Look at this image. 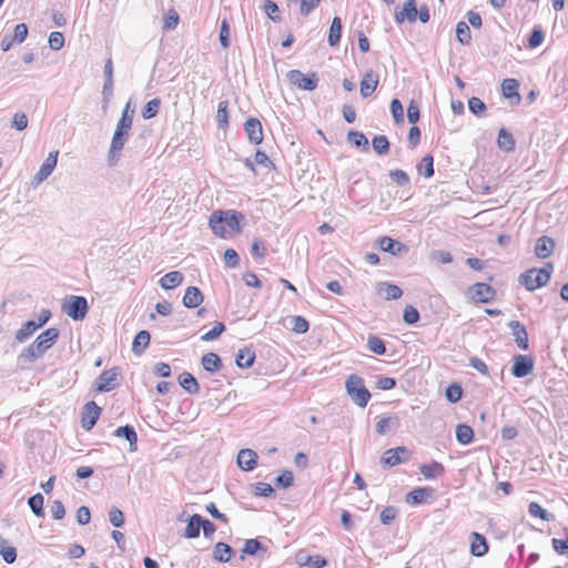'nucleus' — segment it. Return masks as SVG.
<instances>
[{"mask_svg": "<svg viewBox=\"0 0 568 568\" xmlns=\"http://www.w3.org/2000/svg\"><path fill=\"white\" fill-rule=\"evenodd\" d=\"M243 219V214L234 210L214 211L209 225L215 235L226 239L241 232L240 222Z\"/></svg>", "mask_w": 568, "mask_h": 568, "instance_id": "obj_1", "label": "nucleus"}, {"mask_svg": "<svg viewBox=\"0 0 568 568\" xmlns=\"http://www.w3.org/2000/svg\"><path fill=\"white\" fill-rule=\"evenodd\" d=\"M59 329L50 327L42 332L28 347L23 348L19 354V362L34 363L41 358L48 349H50L59 338Z\"/></svg>", "mask_w": 568, "mask_h": 568, "instance_id": "obj_2", "label": "nucleus"}, {"mask_svg": "<svg viewBox=\"0 0 568 568\" xmlns=\"http://www.w3.org/2000/svg\"><path fill=\"white\" fill-rule=\"evenodd\" d=\"M552 272V263H547L541 268L534 267L520 274L518 282L520 285L525 286L527 291L532 292L545 286L550 281Z\"/></svg>", "mask_w": 568, "mask_h": 568, "instance_id": "obj_3", "label": "nucleus"}, {"mask_svg": "<svg viewBox=\"0 0 568 568\" xmlns=\"http://www.w3.org/2000/svg\"><path fill=\"white\" fill-rule=\"evenodd\" d=\"M346 393L349 398L359 407H366L371 399V393L364 385V379L356 374H352L345 382Z\"/></svg>", "mask_w": 568, "mask_h": 568, "instance_id": "obj_4", "label": "nucleus"}, {"mask_svg": "<svg viewBox=\"0 0 568 568\" xmlns=\"http://www.w3.org/2000/svg\"><path fill=\"white\" fill-rule=\"evenodd\" d=\"M62 311L73 321H82L89 311L88 301L83 296L71 295L64 298Z\"/></svg>", "mask_w": 568, "mask_h": 568, "instance_id": "obj_5", "label": "nucleus"}, {"mask_svg": "<svg viewBox=\"0 0 568 568\" xmlns=\"http://www.w3.org/2000/svg\"><path fill=\"white\" fill-rule=\"evenodd\" d=\"M131 128L132 125L128 124L125 120H119L109 150L110 160H114L119 156L121 150L128 141Z\"/></svg>", "mask_w": 568, "mask_h": 568, "instance_id": "obj_6", "label": "nucleus"}, {"mask_svg": "<svg viewBox=\"0 0 568 568\" xmlns=\"http://www.w3.org/2000/svg\"><path fill=\"white\" fill-rule=\"evenodd\" d=\"M286 77L291 84L301 90L313 91L317 88L318 84V78L316 73L306 75L300 70H291L287 72Z\"/></svg>", "mask_w": 568, "mask_h": 568, "instance_id": "obj_7", "label": "nucleus"}, {"mask_svg": "<svg viewBox=\"0 0 568 568\" xmlns=\"http://www.w3.org/2000/svg\"><path fill=\"white\" fill-rule=\"evenodd\" d=\"M466 294L475 303H490L495 298L496 291L487 283H475Z\"/></svg>", "mask_w": 568, "mask_h": 568, "instance_id": "obj_8", "label": "nucleus"}, {"mask_svg": "<svg viewBox=\"0 0 568 568\" xmlns=\"http://www.w3.org/2000/svg\"><path fill=\"white\" fill-rule=\"evenodd\" d=\"M410 455L412 453L405 446L389 448L383 454L381 463L385 466L394 467L407 462L410 458Z\"/></svg>", "mask_w": 568, "mask_h": 568, "instance_id": "obj_9", "label": "nucleus"}, {"mask_svg": "<svg viewBox=\"0 0 568 568\" xmlns=\"http://www.w3.org/2000/svg\"><path fill=\"white\" fill-rule=\"evenodd\" d=\"M119 376V369L113 367L104 371L95 382V389L100 393L110 392L116 387V378Z\"/></svg>", "mask_w": 568, "mask_h": 568, "instance_id": "obj_10", "label": "nucleus"}, {"mask_svg": "<svg viewBox=\"0 0 568 568\" xmlns=\"http://www.w3.org/2000/svg\"><path fill=\"white\" fill-rule=\"evenodd\" d=\"M534 371V359L527 355L514 356V365L511 367V374L521 378L529 375Z\"/></svg>", "mask_w": 568, "mask_h": 568, "instance_id": "obj_11", "label": "nucleus"}, {"mask_svg": "<svg viewBox=\"0 0 568 568\" xmlns=\"http://www.w3.org/2000/svg\"><path fill=\"white\" fill-rule=\"evenodd\" d=\"M244 130L251 143L260 144L263 141V129L258 119L248 118L244 123Z\"/></svg>", "mask_w": 568, "mask_h": 568, "instance_id": "obj_12", "label": "nucleus"}, {"mask_svg": "<svg viewBox=\"0 0 568 568\" xmlns=\"http://www.w3.org/2000/svg\"><path fill=\"white\" fill-rule=\"evenodd\" d=\"M508 326L511 329L514 341L516 345L520 349H528L529 343H528V333L524 324H521L519 321H511L509 322Z\"/></svg>", "mask_w": 568, "mask_h": 568, "instance_id": "obj_13", "label": "nucleus"}, {"mask_svg": "<svg viewBox=\"0 0 568 568\" xmlns=\"http://www.w3.org/2000/svg\"><path fill=\"white\" fill-rule=\"evenodd\" d=\"M100 412L101 408L94 402L87 403L81 420L82 427L90 430L99 419Z\"/></svg>", "mask_w": 568, "mask_h": 568, "instance_id": "obj_14", "label": "nucleus"}, {"mask_svg": "<svg viewBox=\"0 0 568 568\" xmlns=\"http://www.w3.org/2000/svg\"><path fill=\"white\" fill-rule=\"evenodd\" d=\"M237 466L244 471H251L257 464V454L250 449H241L237 454Z\"/></svg>", "mask_w": 568, "mask_h": 568, "instance_id": "obj_15", "label": "nucleus"}, {"mask_svg": "<svg viewBox=\"0 0 568 568\" xmlns=\"http://www.w3.org/2000/svg\"><path fill=\"white\" fill-rule=\"evenodd\" d=\"M379 77L374 71H368L364 74L359 83L361 95L368 98L374 93L378 85Z\"/></svg>", "mask_w": 568, "mask_h": 568, "instance_id": "obj_16", "label": "nucleus"}, {"mask_svg": "<svg viewBox=\"0 0 568 568\" xmlns=\"http://www.w3.org/2000/svg\"><path fill=\"white\" fill-rule=\"evenodd\" d=\"M379 247L384 252H388L395 256H400L408 251L405 244L388 236H383L379 239Z\"/></svg>", "mask_w": 568, "mask_h": 568, "instance_id": "obj_17", "label": "nucleus"}, {"mask_svg": "<svg viewBox=\"0 0 568 568\" xmlns=\"http://www.w3.org/2000/svg\"><path fill=\"white\" fill-rule=\"evenodd\" d=\"M434 491L432 487L415 488L406 495V501L412 505L424 504L434 496Z\"/></svg>", "mask_w": 568, "mask_h": 568, "instance_id": "obj_18", "label": "nucleus"}, {"mask_svg": "<svg viewBox=\"0 0 568 568\" xmlns=\"http://www.w3.org/2000/svg\"><path fill=\"white\" fill-rule=\"evenodd\" d=\"M204 296L196 286H189L185 290L182 303L186 308H195L203 303Z\"/></svg>", "mask_w": 568, "mask_h": 568, "instance_id": "obj_19", "label": "nucleus"}, {"mask_svg": "<svg viewBox=\"0 0 568 568\" xmlns=\"http://www.w3.org/2000/svg\"><path fill=\"white\" fill-rule=\"evenodd\" d=\"M400 419L397 415H392L381 418L375 426V430L378 435L383 436L387 433L395 430L399 427Z\"/></svg>", "mask_w": 568, "mask_h": 568, "instance_id": "obj_20", "label": "nucleus"}, {"mask_svg": "<svg viewBox=\"0 0 568 568\" xmlns=\"http://www.w3.org/2000/svg\"><path fill=\"white\" fill-rule=\"evenodd\" d=\"M488 551V544L486 538L479 532H471L470 535V552L475 557H481Z\"/></svg>", "mask_w": 568, "mask_h": 568, "instance_id": "obj_21", "label": "nucleus"}, {"mask_svg": "<svg viewBox=\"0 0 568 568\" xmlns=\"http://www.w3.org/2000/svg\"><path fill=\"white\" fill-rule=\"evenodd\" d=\"M180 386L189 394L195 395L200 392L196 378L189 372H183L178 377Z\"/></svg>", "mask_w": 568, "mask_h": 568, "instance_id": "obj_22", "label": "nucleus"}, {"mask_svg": "<svg viewBox=\"0 0 568 568\" xmlns=\"http://www.w3.org/2000/svg\"><path fill=\"white\" fill-rule=\"evenodd\" d=\"M554 247H555V242L551 237L541 236L536 242L535 254L539 258H546L552 253Z\"/></svg>", "mask_w": 568, "mask_h": 568, "instance_id": "obj_23", "label": "nucleus"}, {"mask_svg": "<svg viewBox=\"0 0 568 568\" xmlns=\"http://www.w3.org/2000/svg\"><path fill=\"white\" fill-rule=\"evenodd\" d=\"M201 526H203V517L199 514L192 515L187 520L183 536L189 539L197 538L200 536Z\"/></svg>", "mask_w": 568, "mask_h": 568, "instance_id": "obj_24", "label": "nucleus"}, {"mask_svg": "<svg viewBox=\"0 0 568 568\" xmlns=\"http://www.w3.org/2000/svg\"><path fill=\"white\" fill-rule=\"evenodd\" d=\"M114 436L125 438L130 444L131 452H135L138 449V447H136L138 435H136V432L133 428V426L125 425V426L118 427L114 430Z\"/></svg>", "mask_w": 568, "mask_h": 568, "instance_id": "obj_25", "label": "nucleus"}, {"mask_svg": "<svg viewBox=\"0 0 568 568\" xmlns=\"http://www.w3.org/2000/svg\"><path fill=\"white\" fill-rule=\"evenodd\" d=\"M377 293L384 294L385 300H398L403 295V291L399 286L387 282H381L377 284Z\"/></svg>", "mask_w": 568, "mask_h": 568, "instance_id": "obj_26", "label": "nucleus"}, {"mask_svg": "<svg viewBox=\"0 0 568 568\" xmlns=\"http://www.w3.org/2000/svg\"><path fill=\"white\" fill-rule=\"evenodd\" d=\"M59 151L54 150L49 153L42 165L40 166L38 173L34 178H48L57 166Z\"/></svg>", "mask_w": 568, "mask_h": 568, "instance_id": "obj_27", "label": "nucleus"}, {"mask_svg": "<svg viewBox=\"0 0 568 568\" xmlns=\"http://www.w3.org/2000/svg\"><path fill=\"white\" fill-rule=\"evenodd\" d=\"M184 280V275L180 271H172L160 278V285L163 290H173Z\"/></svg>", "mask_w": 568, "mask_h": 568, "instance_id": "obj_28", "label": "nucleus"}, {"mask_svg": "<svg viewBox=\"0 0 568 568\" xmlns=\"http://www.w3.org/2000/svg\"><path fill=\"white\" fill-rule=\"evenodd\" d=\"M234 554L233 548L225 542H216L213 549V559L219 562H229Z\"/></svg>", "mask_w": 568, "mask_h": 568, "instance_id": "obj_29", "label": "nucleus"}, {"mask_svg": "<svg viewBox=\"0 0 568 568\" xmlns=\"http://www.w3.org/2000/svg\"><path fill=\"white\" fill-rule=\"evenodd\" d=\"M419 471L426 479H435L444 474L445 468L443 464L433 462L430 464H422Z\"/></svg>", "mask_w": 568, "mask_h": 568, "instance_id": "obj_30", "label": "nucleus"}, {"mask_svg": "<svg viewBox=\"0 0 568 568\" xmlns=\"http://www.w3.org/2000/svg\"><path fill=\"white\" fill-rule=\"evenodd\" d=\"M150 333L145 329L140 331L132 343V352L135 355H141L150 344Z\"/></svg>", "mask_w": 568, "mask_h": 568, "instance_id": "obj_31", "label": "nucleus"}, {"mask_svg": "<svg viewBox=\"0 0 568 568\" xmlns=\"http://www.w3.org/2000/svg\"><path fill=\"white\" fill-rule=\"evenodd\" d=\"M243 555H241V560H244V556H257L260 552L265 554L266 547L258 539H247L244 542V547L242 549Z\"/></svg>", "mask_w": 568, "mask_h": 568, "instance_id": "obj_32", "label": "nucleus"}, {"mask_svg": "<svg viewBox=\"0 0 568 568\" xmlns=\"http://www.w3.org/2000/svg\"><path fill=\"white\" fill-rule=\"evenodd\" d=\"M202 366L206 372L215 373L222 367L221 358L215 353H207L201 359Z\"/></svg>", "mask_w": 568, "mask_h": 568, "instance_id": "obj_33", "label": "nucleus"}, {"mask_svg": "<svg viewBox=\"0 0 568 568\" xmlns=\"http://www.w3.org/2000/svg\"><path fill=\"white\" fill-rule=\"evenodd\" d=\"M255 361V353L250 348L240 349L236 354L235 362L241 368H248Z\"/></svg>", "mask_w": 568, "mask_h": 568, "instance_id": "obj_34", "label": "nucleus"}, {"mask_svg": "<svg viewBox=\"0 0 568 568\" xmlns=\"http://www.w3.org/2000/svg\"><path fill=\"white\" fill-rule=\"evenodd\" d=\"M417 174L424 178H432L434 174V159L430 154L425 155L416 165Z\"/></svg>", "mask_w": 568, "mask_h": 568, "instance_id": "obj_35", "label": "nucleus"}, {"mask_svg": "<svg viewBox=\"0 0 568 568\" xmlns=\"http://www.w3.org/2000/svg\"><path fill=\"white\" fill-rule=\"evenodd\" d=\"M347 141L357 149L366 152L369 150L367 138L359 131H349L347 133Z\"/></svg>", "mask_w": 568, "mask_h": 568, "instance_id": "obj_36", "label": "nucleus"}, {"mask_svg": "<svg viewBox=\"0 0 568 568\" xmlns=\"http://www.w3.org/2000/svg\"><path fill=\"white\" fill-rule=\"evenodd\" d=\"M342 34V20L338 17L333 18L329 32H328V44L331 47H335L339 40Z\"/></svg>", "mask_w": 568, "mask_h": 568, "instance_id": "obj_37", "label": "nucleus"}, {"mask_svg": "<svg viewBox=\"0 0 568 568\" xmlns=\"http://www.w3.org/2000/svg\"><path fill=\"white\" fill-rule=\"evenodd\" d=\"M0 555L7 564H13L17 559V550L9 541L0 537Z\"/></svg>", "mask_w": 568, "mask_h": 568, "instance_id": "obj_38", "label": "nucleus"}, {"mask_svg": "<svg viewBox=\"0 0 568 568\" xmlns=\"http://www.w3.org/2000/svg\"><path fill=\"white\" fill-rule=\"evenodd\" d=\"M456 438L463 445L470 444L474 439V430L466 424H459L456 427Z\"/></svg>", "mask_w": 568, "mask_h": 568, "instance_id": "obj_39", "label": "nucleus"}, {"mask_svg": "<svg viewBox=\"0 0 568 568\" xmlns=\"http://www.w3.org/2000/svg\"><path fill=\"white\" fill-rule=\"evenodd\" d=\"M39 327L36 325V321H28L22 324L21 328L16 333V339L19 343L27 341Z\"/></svg>", "mask_w": 568, "mask_h": 568, "instance_id": "obj_40", "label": "nucleus"}, {"mask_svg": "<svg viewBox=\"0 0 568 568\" xmlns=\"http://www.w3.org/2000/svg\"><path fill=\"white\" fill-rule=\"evenodd\" d=\"M518 82L515 79H505L501 83L503 94L507 99L516 98L519 100Z\"/></svg>", "mask_w": 568, "mask_h": 568, "instance_id": "obj_41", "label": "nucleus"}, {"mask_svg": "<svg viewBox=\"0 0 568 568\" xmlns=\"http://www.w3.org/2000/svg\"><path fill=\"white\" fill-rule=\"evenodd\" d=\"M528 511L532 517H538L545 521L554 520L555 516L542 508L538 503L532 501L528 506Z\"/></svg>", "mask_w": 568, "mask_h": 568, "instance_id": "obj_42", "label": "nucleus"}, {"mask_svg": "<svg viewBox=\"0 0 568 568\" xmlns=\"http://www.w3.org/2000/svg\"><path fill=\"white\" fill-rule=\"evenodd\" d=\"M367 348L377 355L386 354V346L384 341L376 335L368 336Z\"/></svg>", "mask_w": 568, "mask_h": 568, "instance_id": "obj_43", "label": "nucleus"}, {"mask_svg": "<svg viewBox=\"0 0 568 568\" xmlns=\"http://www.w3.org/2000/svg\"><path fill=\"white\" fill-rule=\"evenodd\" d=\"M456 37L462 44H468L471 40V32L468 23L459 21L456 26Z\"/></svg>", "mask_w": 568, "mask_h": 568, "instance_id": "obj_44", "label": "nucleus"}, {"mask_svg": "<svg viewBox=\"0 0 568 568\" xmlns=\"http://www.w3.org/2000/svg\"><path fill=\"white\" fill-rule=\"evenodd\" d=\"M28 505L37 517H43V496L38 493L28 499Z\"/></svg>", "mask_w": 568, "mask_h": 568, "instance_id": "obj_45", "label": "nucleus"}, {"mask_svg": "<svg viewBox=\"0 0 568 568\" xmlns=\"http://www.w3.org/2000/svg\"><path fill=\"white\" fill-rule=\"evenodd\" d=\"M229 102L226 100L220 101L216 112V122L220 128H226L229 124Z\"/></svg>", "mask_w": 568, "mask_h": 568, "instance_id": "obj_46", "label": "nucleus"}, {"mask_svg": "<svg viewBox=\"0 0 568 568\" xmlns=\"http://www.w3.org/2000/svg\"><path fill=\"white\" fill-rule=\"evenodd\" d=\"M160 106H161L160 99L155 98V99L150 100L142 109V116L145 120L154 118L158 114Z\"/></svg>", "mask_w": 568, "mask_h": 568, "instance_id": "obj_47", "label": "nucleus"}, {"mask_svg": "<svg viewBox=\"0 0 568 568\" xmlns=\"http://www.w3.org/2000/svg\"><path fill=\"white\" fill-rule=\"evenodd\" d=\"M292 331L297 334H304L308 331L310 324L307 320L303 316L295 315L290 318Z\"/></svg>", "mask_w": 568, "mask_h": 568, "instance_id": "obj_48", "label": "nucleus"}, {"mask_svg": "<svg viewBox=\"0 0 568 568\" xmlns=\"http://www.w3.org/2000/svg\"><path fill=\"white\" fill-rule=\"evenodd\" d=\"M372 145L374 151L379 155L386 154L389 150V142L385 135H376L372 141Z\"/></svg>", "mask_w": 568, "mask_h": 568, "instance_id": "obj_49", "label": "nucleus"}, {"mask_svg": "<svg viewBox=\"0 0 568 568\" xmlns=\"http://www.w3.org/2000/svg\"><path fill=\"white\" fill-rule=\"evenodd\" d=\"M565 539L554 538L551 540L552 547L559 555H568V527L564 528Z\"/></svg>", "mask_w": 568, "mask_h": 568, "instance_id": "obj_50", "label": "nucleus"}, {"mask_svg": "<svg viewBox=\"0 0 568 568\" xmlns=\"http://www.w3.org/2000/svg\"><path fill=\"white\" fill-rule=\"evenodd\" d=\"M225 331V325L222 322H215L214 326L201 336L204 342L216 339Z\"/></svg>", "mask_w": 568, "mask_h": 568, "instance_id": "obj_51", "label": "nucleus"}, {"mask_svg": "<svg viewBox=\"0 0 568 568\" xmlns=\"http://www.w3.org/2000/svg\"><path fill=\"white\" fill-rule=\"evenodd\" d=\"M497 141H498V145L506 151L514 149L515 141L513 139V135L510 133L506 132L504 129H501L499 131Z\"/></svg>", "mask_w": 568, "mask_h": 568, "instance_id": "obj_52", "label": "nucleus"}, {"mask_svg": "<svg viewBox=\"0 0 568 568\" xmlns=\"http://www.w3.org/2000/svg\"><path fill=\"white\" fill-rule=\"evenodd\" d=\"M390 112L396 124H400L404 122V109L398 99L392 100Z\"/></svg>", "mask_w": 568, "mask_h": 568, "instance_id": "obj_53", "label": "nucleus"}, {"mask_svg": "<svg viewBox=\"0 0 568 568\" xmlns=\"http://www.w3.org/2000/svg\"><path fill=\"white\" fill-rule=\"evenodd\" d=\"M446 398L450 403H457L463 396V388L458 384H452L446 388Z\"/></svg>", "mask_w": 568, "mask_h": 568, "instance_id": "obj_54", "label": "nucleus"}, {"mask_svg": "<svg viewBox=\"0 0 568 568\" xmlns=\"http://www.w3.org/2000/svg\"><path fill=\"white\" fill-rule=\"evenodd\" d=\"M278 7L277 4L272 0H265L264 2V12L267 14V17L274 21L280 22L281 16L278 14Z\"/></svg>", "mask_w": 568, "mask_h": 568, "instance_id": "obj_55", "label": "nucleus"}, {"mask_svg": "<svg viewBox=\"0 0 568 568\" xmlns=\"http://www.w3.org/2000/svg\"><path fill=\"white\" fill-rule=\"evenodd\" d=\"M409 22H415L417 19V6L415 0H407L402 10Z\"/></svg>", "mask_w": 568, "mask_h": 568, "instance_id": "obj_56", "label": "nucleus"}, {"mask_svg": "<svg viewBox=\"0 0 568 568\" xmlns=\"http://www.w3.org/2000/svg\"><path fill=\"white\" fill-rule=\"evenodd\" d=\"M403 320L406 324L413 325L418 322L419 320V312L416 307L412 305H407L404 308Z\"/></svg>", "mask_w": 568, "mask_h": 568, "instance_id": "obj_57", "label": "nucleus"}, {"mask_svg": "<svg viewBox=\"0 0 568 568\" xmlns=\"http://www.w3.org/2000/svg\"><path fill=\"white\" fill-rule=\"evenodd\" d=\"M109 521L114 527H122L124 524V514L116 507H112L109 510Z\"/></svg>", "mask_w": 568, "mask_h": 568, "instance_id": "obj_58", "label": "nucleus"}, {"mask_svg": "<svg viewBox=\"0 0 568 568\" xmlns=\"http://www.w3.org/2000/svg\"><path fill=\"white\" fill-rule=\"evenodd\" d=\"M544 31L541 30L540 27H535L529 39H528V45L529 48L531 49H535L537 47H539L542 41H544Z\"/></svg>", "mask_w": 568, "mask_h": 568, "instance_id": "obj_59", "label": "nucleus"}, {"mask_svg": "<svg viewBox=\"0 0 568 568\" xmlns=\"http://www.w3.org/2000/svg\"><path fill=\"white\" fill-rule=\"evenodd\" d=\"M294 476L290 470H284L275 478V485L283 488H288L293 485Z\"/></svg>", "mask_w": 568, "mask_h": 568, "instance_id": "obj_60", "label": "nucleus"}, {"mask_svg": "<svg viewBox=\"0 0 568 568\" xmlns=\"http://www.w3.org/2000/svg\"><path fill=\"white\" fill-rule=\"evenodd\" d=\"M220 42L223 48L230 47V24L226 19H223L220 27Z\"/></svg>", "mask_w": 568, "mask_h": 568, "instance_id": "obj_61", "label": "nucleus"}, {"mask_svg": "<svg viewBox=\"0 0 568 568\" xmlns=\"http://www.w3.org/2000/svg\"><path fill=\"white\" fill-rule=\"evenodd\" d=\"M49 45L52 50H60L64 45V36L61 32L53 31L49 36Z\"/></svg>", "mask_w": 568, "mask_h": 568, "instance_id": "obj_62", "label": "nucleus"}, {"mask_svg": "<svg viewBox=\"0 0 568 568\" xmlns=\"http://www.w3.org/2000/svg\"><path fill=\"white\" fill-rule=\"evenodd\" d=\"M468 109L475 115H481L486 110V105L479 98L473 97L468 100Z\"/></svg>", "mask_w": 568, "mask_h": 568, "instance_id": "obj_63", "label": "nucleus"}, {"mask_svg": "<svg viewBox=\"0 0 568 568\" xmlns=\"http://www.w3.org/2000/svg\"><path fill=\"white\" fill-rule=\"evenodd\" d=\"M223 258L226 266L232 268L236 267L240 263V256L233 248L225 250Z\"/></svg>", "mask_w": 568, "mask_h": 568, "instance_id": "obj_64", "label": "nucleus"}]
</instances>
